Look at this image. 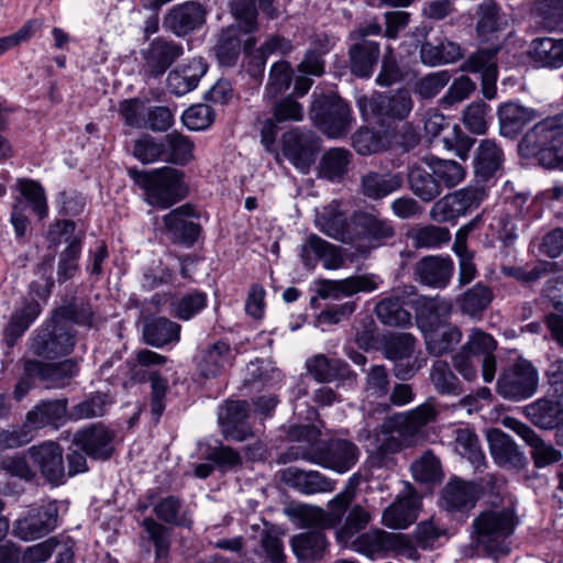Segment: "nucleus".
Returning <instances> with one entry per match:
<instances>
[{
    "instance_id": "1",
    "label": "nucleus",
    "mask_w": 563,
    "mask_h": 563,
    "mask_svg": "<svg viewBox=\"0 0 563 563\" xmlns=\"http://www.w3.org/2000/svg\"><path fill=\"white\" fill-rule=\"evenodd\" d=\"M289 438L297 444L280 455L283 463L303 460L338 473L347 472L358 460L357 446L344 439L320 441V431L314 426L291 427Z\"/></svg>"
},
{
    "instance_id": "2",
    "label": "nucleus",
    "mask_w": 563,
    "mask_h": 563,
    "mask_svg": "<svg viewBox=\"0 0 563 563\" xmlns=\"http://www.w3.org/2000/svg\"><path fill=\"white\" fill-rule=\"evenodd\" d=\"M516 525L515 510L511 507L481 511L472 523L475 547L488 556L508 554L510 549L507 539L514 533Z\"/></svg>"
},
{
    "instance_id": "3",
    "label": "nucleus",
    "mask_w": 563,
    "mask_h": 563,
    "mask_svg": "<svg viewBox=\"0 0 563 563\" xmlns=\"http://www.w3.org/2000/svg\"><path fill=\"white\" fill-rule=\"evenodd\" d=\"M128 173L135 185L144 190L145 201L153 207L167 209L188 194L185 174L180 169L165 166L151 172L131 168Z\"/></svg>"
},
{
    "instance_id": "4",
    "label": "nucleus",
    "mask_w": 563,
    "mask_h": 563,
    "mask_svg": "<svg viewBox=\"0 0 563 563\" xmlns=\"http://www.w3.org/2000/svg\"><path fill=\"white\" fill-rule=\"evenodd\" d=\"M523 156H536L541 165L555 168L563 164V115L547 118L533 125L521 139Z\"/></svg>"
},
{
    "instance_id": "5",
    "label": "nucleus",
    "mask_w": 563,
    "mask_h": 563,
    "mask_svg": "<svg viewBox=\"0 0 563 563\" xmlns=\"http://www.w3.org/2000/svg\"><path fill=\"white\" fill-rule=\"evenodd\" d=\"M309 117L313 124L331 139L346 135L353 123L349 104L336 95H312Z\"/></svg>"
},
{
    "instance_id": "6",
    "label": "nucleus",
    "mask_w": 563,
    "mask_h": 563,
    "mask_svg": "<svg viewBox=\"0 0 563 563\" xmlns=\"http://www.w3.org/2000/svg\"><path fill=\"white\" fill-rule=\"evenodd\" d=\"M437 413L438 411L433 402L426 401L413 410L391 418L382 426V438H377L374 450L382 454L398 452L401 448V442L390 432V429L397 428L402 435H415L423 427L432 422Z\"/></svg>"
},
{
    "instance_id": "7",
    "label": "nucleus",
    "mask_w": 563,
    "mask_h": 563,
    "mask_svg": "<svg viewBox=\"0 0 563 563\" xmlns=\"http://www.w3.org/2000/svg\"><path fill=\"white\" fill-rule=\"evenodd\" d=\"M354 497V488L347 486L328 503V510L310 505H296L289 509V515L299 521L300 528L316 527L322 531L342 522Z\"/></svg>"
},
{
    "instance_id": "8",
    "label": "nucleus",
    "mask_w": 563,
    "mask_h": 563,
    "mask_svg": "<svg viewBox=\"0 0 563 563\" xmlns=\"http://www.w3.org/2000/svg\"><path fill=\"white\" fill-rule=\"evenodd\" d=\"M167 357L151 350H141L136 353L139 369H134V376L147 379L151 386V411L157 422L166 407V394L168 391V369L161 372L156 366L164 365Z\"/></svg>"
},
{
    "instance_id": "9",
    "label": "nucleus",
    "mask_w": 563,
    "mask_h": 563,
    "mask_svg": "<svg viewBox=\"0 0 563 563\" xmlns=\"http://www.w3.org/2000/svg\"><path fill=\"white\" fill-rule=\"evenodd\" d=\"M539 386V373L527 360L519 358L504 368L497 379V394L511 401H521L532 397Z\"/></svg>"
},
{
    "instance_id": "10",
    "label": "nucleus",
    "mask_w": 563,
    "mask_h": 563,
    "mask_svg": "<svg viewBox=\"0 0 563 563\" xmlns=\"http://www.w3.org/2000/svg\"><path fill=\"white\" fill-rule=\"evenodd\" d=\"M320 148V139L307 129L294 128L282 136V153L301 174H308Z\"/></svg>"
},
{
    "instance_id": "11",
    "label": "nucleus",
    "mask_w": 563,
    "mask_h": 563,
    "mask_svg": "<svg viewBox=\"0 0 563 563\" xmlns=\"http://www.w3.org/2000/svg\"><path fill=\"white\" fill-rule=\"evenodd\" d=\"M356 103L365 119L374 115L404 120L413 108L411 95L406 89L393 93H375L372 97L361 96Z\"/></svg>"
},
{
    "instance_id": "12",
    "label": "nucleus",
    "mask_w": 563,
    "mask_h": 563,
    "mask_svg": "<svg viewBox=\"0 0 563 563\" xmlns=\"http://www.w3.org/2000/svg\"><path fill=\"white\" fill-rule=\"evenodd\" d=\"M76 344L73 327L54 317L49 328L42 329L32 339V351L37 356L57 358L69 354Z\"/></svg>"
},
{
    "instance_id": "13",
    "label": "nucleus",
    "mask_w": 563,
    "mask_h": 563,
    "mask_svg": "<svg viewBox=\"0 0 563 563\" xmlns=\"http://www.w3.org/2000/svg\"><path fill=\"white\" fill-rule=\"evenodd\" d=\"M58 508L54 501L31 507L13 525V534L23 541H33L57 527Z\"/></svg>"
},
{
    "instance_id": "14",
    "label": "nucleus",
    "mask_w": 563,
    "mask_h": 563,
    "mask_svg": "<svg viewBox=\"0 0 563 563\" xmlns=\"http://www.w3.org/2000/svg\"><path fill=\"white\" fill-rule=\"evenodd\" d=\"M484 197L485 192L479 188H462L438 200L432 206L430 216L437 222L454 220L478 208Z\"/></svg>"
},
{
    "instance_id": "15",
    "label": "nucleus",
    "mask_w": 563,
    "mask_h": 563,
    "mask_svg": "<svg viewBox=\"0 0 563 563\" xmlns=\"http://www.w3.org/2000/svg\"><path fill=\"white\" fill-rule=\"evenodd\" d=\"M75 228V222L64 220L56 222L49 231V236L54 243H67L66 249L59 255L57 266V278L59 283L73 278L78 271L81 240L74 235Z\"/></svg>"
},
{
    "instance_id": "16",
    "label": "nucleus",
    "mask_w": 563,
    "mask_h": 563,
    "mask_svg": "<svg viewBox=\"0 0 563 563\" xmlns=\"http://www.w3.org/2000/svg\"><path fill=\"white\" fill-rule=\"evenodd\" d=\"M395 229L390 220L366 211L352 214L351 243H365L377 247L393 238Z\"/></svg>"
},
{
    "instance_id": "17",
    "label": "nucleus",
    "mask_w": 563,
    "mask_h": 563,
    "mask_svg": "<svg viewBox=\"0 0 563 563\" xmlns=\"http://www.w3.org/2000/svg\"><path fill=\"white\" fill-rule=\"evenodd\" d=\"M389 391L390 377L387 368L384 365H372L365 372L362 410L368 415L387 412Z\"/></svg>"
},
{
    "instance_id": "18",
    "label": "nucleus",
    "mask_w": 563,
    "mask_h": 563,
    "mask_svg": "<svg viewBox=\"0 0 563 563\" xmlns=\"http://www.w3.org/2000/svg\"><path fill=\"white\" fill-rule=\"evenodd\" d=\"M205 7L195 1H187L170 8L164 16L163 24L178 37L186 36L200 29L206 22Z\"/></svg>"
},
{
    "instance_id": "19",
    "label": "nucleus",
    "mask_w": 563,
    "mask_h": 563,
    "mask_svg": "<svg viewBox=\"0 0 563 563\" xmlns=\"http://www.w3.org/2000/svg\"><path fill=\"white\" fill-rule=\"evenodd\" d=\"M183 53L184 48L180 44L163 37H156L142 51L144 70L153 77H158L163 75Z\"/></svg>"
},
{
    "instance_id": "20",
    "label": "nucleus",
    "mask_w": 563,
    "mask_h": 563,
    "mask_svg": "<svg viewBox=\"0 0 563 563\" xmlns=\"http://www.w3.org/2000/svg\"><path fill=\"white\" fill-rule=\"evenodd\" d=\"M300 257L306 267L313 268L321 261L325 269H338L344 263L341 247L310 234L301 245Z\"/></svg>"
},
{
    "instance_id": "21",
    "label": "nucleus",
    "mask_w": 563,
    "mask_h": 563,
    "mask_svg": "<svg viewBox=\"0 0 563 563\" xmlns=\"http://www.w3.org/2000/svg\"><path fill=\"white\" fill-rule=\"evenodd\" d=\"M483 493L479 483L456 478L446 483L441 496L448 511H468L475 507Z\"/></svg>"
},
{
    "instance_id": "22",
    "label": "nucleus",
    "mask_w": 563,
    "mask_h": 563,
    "mask_svg": "<svg viewBox=\"0 0 563 563\" xmlns=\"http://www.w3.org/2000/svg\"><path fill=\"white\" fill-rule=\"evenodd\" d=\"M314 224L327 236L342 243H351L352 218H346L336 200L317 210Z\"/></svg>"
},
{
    "instance_id": "23",
    "label": "nucleus",
    "mask_w": 563,
    "mask_h": 563,
    "mask_svg": "<svg viewBox=\"0 0 563 563\" xmlns=\"http://www.w3.org/2000/svg\"><path fill=\"white\" fill-rule=\"evenodd\" d=\"M461 349L472 356H483L482 376L485 383H492L497 365L494 354L497 349V342L494 336L481 329L473 328Z\"/></svg>"
},
{
    "instance_id": "24",
    "label": "nucleus",
    "mask_w": 563,
    "mask_h": 563,
    "mask_svg": "<svg viewBox=\"0 0 563 563\" xmlns=\"http://www.w3.org/2000/svg\"><path fill=\"white\" fill-rule=\"evenodd\" d=\"M25 374L36 375L46 388H63L69 385L73 377L78 374L76 361L66 360L60 363L44 364L38 361H26Z\"/></svg>"
},
{
    "instance_id": "25",
    "label": "nucleus",
    "mask_w": 563,
    "mask_h": 563,
    "mask_svg": "<svg viewBox=\"0 0 563 563\" xmlns=\"http://www.w3.org/2000/svg\"><path fill=\"white\" fill-rule=\"evenodd\" d=\"M357 550L368 556L380 555L389 551H401L406 548L412 556L416 550L407 548V539L401 533L371 530L357 538Z\"/></svg>"
},
{
    "instance_id": "26",
    "label": "nucleus",
    "mask_w": 563,
    "mask_h": 563,
    "mask_svg": "<svg viewBox=\"0 0 563 563\" xmlns=\"http://www.w3.org/2000/svg\"><path fill=\"white\" fill-rule=\"evenodd\" d=\"M113 439L114 433L112 431L101 424H95L78 431L73 442L87 455L106 460L113 452Z\"/></svg>"
},
{
    "instance_id": "27",
    "label": "nucleus",
    "mask_w": 563,
    "mask_h": 563,
    "mask_svg": "<svg viewBox=\"0 0 563 563\" xmlns=\"http://www.w3.org/2000/svg\"><path fill=\"white\" fill-rule=\"evenodd\" d=\"M495 49H479L472 54L461 66V71L482 74V92L486 99L496 96L497 64Z\"/></svg>"
},
{
    "instance_id": "28",
    "label": "nucleus",
    "mask_w": 563,
    "mask_h": 563,
    "mask_svg": "<svg viewBox=\"0 0 563 563\" xmlns=\"http://www.w3.org/2000/svg\"><path fill=\"white\" fill-rule=\"evenodd\" d=\"M499 133L504 137L515 139L527 124L539 118L538 112L518 102L501 103L497 109Z\"/></svg>"
},
{
    "instance_id": "29",
    "label": "nucleus",
    "mask_w": 563,
    "mask_h": 563,
    "mask_svg": "<svg viewBox=\"0 0 563 563\" xmlns=\"http://www.w3.org/2000/svg\"><path fill=\"white\" fill-rule=\"evenodd\" d=\"M29 453L41 474L51 483H59L64 477V461L60 446L52 441L33 445Z\"/></svg>"
},
{
    "instance_id": "30",
    "label": "nucleus",
    "mask_w": 563,
    "mask_h": 563,
    "mask_svg": "<svg viewBox=\"0 0 563 563\" xmlns=\"http://www.w3.org/2000/svg\"><path fill=\"white\" fill-rule=\"evenodd\" d=\"M196 217L195 209L190 205H183L165 214L163 221L176 241L191 245L200 234V225L191 220Z\"/></svg>"
},
{
    "instance_id": "31",
    "label": "nucleus",
    "mask_w": 563,
    "mask_h": 563,
    "mask_svg": "<svg viewBox=\"0 0 563 563\" xmlns=\"http://www.w3.org/2000/svg\"><path fill=\"white\" fill-rule=\"evenodd\" d=\"M249 405L244 400H231L225 404L224 410L219 415V421L225 437L236 441H244L252 433L246 423Z\"/></svg>"
},
{
    "instance_id": "32",
    "label": "nucleus",
    "mask_w": 563,
    "mask_h": 563,
    "mask_svg": "<svg viewBox=\"0 0 563 563\" xmlns=\"http://www.w3.org/2000/svg\"><path fill=\"white\" fill-rule=\"evenodd\" d=\"M280 478L286 485L306 495L334 489L333 483L318 471L307 472L296 466H289L280 472Z\"/></svg>"
},
{
    "instance_id": "33",
    "label": "nucleus",
    "mask_w": 563,
    "mask_h": 563,
    "mask_svg": "<svg viewBox=\"0 0 563 563\" xmlns=\"http://www.w3.org/2000/svg\"><path fill=\"white\" fill-rule=\"evenodd\" d=\"M378 283L373 276H353L340 280H322L318 288V295L322 299L339 300L360 291H373Z\"/></svg>"
},
{
    "instance_id": "34",
    "label": "nucleus",
    "mask_w": 563,
    "mask_h": 563,
    "mask_svg": "<svg viewBox=\"0 0 563 563\" xmlns=\"http://www.w3.org/2000/svg\"><path fill=\"white\" fill-rule=\"evenodd\" d=\"M527 54L538 67L560 69L563 67V38L536 37L530 42Z\"/></svg>"
},
{
    "instance_id": "35",
    "label": "nucleus",
    "mask_w": 563,
    "mask_h": 563,
    "mask_svg": "<svg viewBox=\"0 0 563 563\" xmlns=\"http://www.w3.org/2000/svg\"><path fill=\"white\" fill-rule=\"evenodd\" d=\"M454 272L452 260L440 256H426L415 267L418 279L434 288H444L450 283Z\"/></svg>"
},
{
    "instance_id": "36",
    "label": "nucleus",
    "mask_w": 563,
    "mask_h": 563,
    "mask_svg": "<svg viewBox=\"0 0 563 563\" xmlns=\"http://www.w3.org/2000/svg\"><path fill=\"white\" fill-rule=\"evenodd\" d=\"M420 499L417 494L409 492L399 496L383 512V523L393 529H406L417 520Z\"/></svg>"
},
{
    "instance_id": "37",
    "label": "nucleus",
    "mask_w": 563,
    "mask_h": 563,
    "mask_svg": "<svg viewBox=\"0 0 563 563\" xmlns=\"http://www.w3.org/2000/svg\"><path fill=\"white\" fill-rule=\"evenodd\" d=\"M400 173L368 172L361 178V192L368 199L380 200L402 187Z\"/></svg>"
},
{
    "instance_id": "38",
    "label": "nucleus",
    "mask_w": 563,
    "mask_h": 563,
    "mask_svg": "<svg viewBox=\"0 0 563 563\" xmlns=\"http://www.w3.org/2000/svg\"><path fill=\"white\" fill-rule=\"evenodd\" d=\"M41 306L35 299H24L11 313L4 328V340L8 345H13L41 314Z\"/></svg>"
},
{
    "instance_id": "39",
    "label": "nucleus",
    "mask_w": 563,
    "mask_h": 563,
    "mask_svg": "<svg viewBox=\"0 0 563 563\" xmlns=\"http://www.w3.org/2000/svg\"><path fill=\"white\" fill-rule=\"evenodd\" d=\"M207 65L201 58H194L188 65L172 70L167 76V88L175 96L194 90L206 74Z\"/></svg>"
},
{
    "instance_id": "40",
    "label": "nucleus",
    "mask_w": 563,
    "mask_h": 563,
    "mask_svg": "<svg viewBox=\"0 0 563 563\" xmlns=\"http://www.w3.org/2000/svg\"><path fill=\"white\" fill-rule=\"evenodd\" d=\"M379 44L369 40L357 41L349 49L351 71L361 78H368L379 57Z\"/></svg>"
},
{
    "instance_id": "41",
    "label": "nucleus",
    "mask_w": 563,
    "mask_h": 563,
    "mask_svg": "<svg viewBox=\"0 0 563 563\" xmlns=\"http://www.w3.org/2000/svg\"><path fill=\"white\" fill-rule=\"evenodd\" d=\"M489 451L494 461L500 466H517L523 462V454L514 440L499 429L487 432Z\"/></svg>"
},
{
    "instance_id": "42",
    "label": "nucleus",
    "mask_w": 563,
    "mask_h": 563,
    "mask_svg": "<svg viewBox=\"0 0 563 563\" xmlns=\"http://www.w3.org/2000/svg\"><path fill=\"white\" fill-rule=\"evenodd\" d=\"M352 153L342 147H332L323 153L318 164V176L332 183L340 181L349 170Z\"/></svg>"
},
{
    "instance_id": "43",
    "label": "nucleus",
    "mask_w": 563,
    "mask_h": 563,
    "mask_svg": "<svg viewBox=\"0 0 563 563\" xmlns=\"http://www.w3.org/2000/svg\"><path fill=\"white\" fill-rule=\"evenodd\" d=\"M163 162L176 166H186L194 159V141L178 132L173 131L163 137Z\"/></svg>"
},
{
    "instance_id": "44",
    "label": "nucleus",
    "mask_w": 563,
    "mask_h": 563,
    "mask_svg": "<svg viewBox=\"0 0 563 563\" xmlns=\"http://www.w3.org/2000/svg\"><path fill=\"white\" fill-rule=\"evenodd\" d=\"M290 545L300 561H314L323 556L328 541L321 530L314 529L294 536Z\"/></svg>"
},
{
    "instance_id": "45",
    "label": "nucleus",
    "mask_w": 563,
    "mask_h": 563,
    "mask_svg": "<svg viewBox=\"0 0 563 563\" xmlns=\"http://www.w3.org/2000/svg\"><path fill=\"white\" fill-rule=\"evenodd\" d=\"M527 415L536 426L554 429L563 423V399H539L527 407Z\"/></svg>"
},
{
    "instance_id": "46",
    "label": "nucleus",
    "mask_w": 563,
    "mask_h": 563,
    "mask_svg": "<svg viewBox=\"0 0 563 563\" xmlns=\"http://www.w3.org/2000/svg\"><path fill=\"white\" fill-rule=\"evenodd\" d=\"M67 415V399L43 401L31 410L26 416L27 423L40 429L46 426L57 428L62 424Z\"/></svg>"
},
{
    "instance_id": "47",
    "label": "nucleus",
    "mask_w": 563,
    "mask_h": 563,
    "mask_svg": "<svg viewBox=\"0 0 563 563\" xmlns=\"http://www.w3.org/2000/svg\"><path fill=\"white\" fill-rule=\"evenodd\" d=\"M503 163V151L495 140H482L475 154L474 169L475 174L488 179L500 168Z\"/></svg>"
},
{
    "instance_id": "48",
    "label": "nucleus",
    "mask_w": 563,
    "mask_h": 563,
    "mask_svg": "<svg viewBox=\"0 0 563 563\" xmlns=\"http://www.w3.org/2000/svg\"><path fill=\"white\" fill-rule=\"evenodd\" d=\"M408 184L412 194L426 202L441 194L440 185L433 173L419 165H413L408 169Z\"/></svg>"
},
{
    "instance_id": "49",
    "label": "nucleus",
    "mask_w": 563,
    "mask_h": 563,
    "mask_svg": "<svg viewBox=\"0 0 563 563\" xmlns=\"http://www.w3.org/2000/svg\"><path fill=\"white\" fill-rule=\"evenodd\" d=\"M493 298L492 289L482 283H477L457 298V305L464 314L478 318L488 308Z\"/></svg>"
},
{
    "instance_id": "50",
    "label": "nucleus",
    "mask_w": 563,
    "mask_h": 563,
    "mask_svg": "<svg viewBox=\"0 0 563 563\" xmlns=\"http://www.w3.org/2000/svg\"><path fill=\"white\" fill-rule=\"evenodd\" d=\"M180 325L166 318H156L144 327V339L150 345L161 347L179 341Z\"/></svg>"
},
{
    "instance_id": "51",
    "label": "nucleus",
    "mask_w": 563,
    "mask_h": 563,
    "mask_svg": "<svg viewBox=\"0 0 563 563\" xmlns=\"http://www.w3.org/2000/svg\"><path fill=\"white\" fill-rule=\"evenodd\" d=\"M462 331L453 324H445L426 335V344L430 354L441 356L449 353L462 340Z\"/></svg>"
},
{
    "instance_id": "52",
    "label": "nucleus",
    "mask_w": 563,
    "mask_h": 563,
    "mask_svg": "<svg viewBox=\"0 0 563 563\" xmlns=\"http://www.w3.org/2000/svg\"><path fill=\"white\" fill-rule=\"evenodd\" d=\"M455 450L466 459L475 470L485 464V455L482 451L478 437L470 428H460L455 431Z\"/></svg>"
},
{
    "instance_id": "53",
    "label": "nucleus",
    "mask_w": 563,
    "mask_h": 563,
    "mask_svg": "<svg viewBox=\"0 0 563 563\" xmlns=\"http://www.w3.org/2000/svg\"><path fill=\"white\" fill-rule=\"evenodd\" d=\"M429 169L437 177V181L442 188H452L457 186L465 178V168L453 159L431 158L428 162Z\"/></svg>"
},
{
    "instance_id": "54",
    "label": "nucleus",
    "mask_w": 563,
    "mask_h": 563,
    "mask_svg": "<svg viewBox=\"0 0 563 563\" xmlns=\"http://www.w3.org/2000/svg\"><path fill=\"white\" fill-rule=\"evenodd\" d=\"M240 29L230 25L222 30L217 44V58L222 66H233L241 53Z\"/></svg>"
},
{
    "instance_id": "55",
    "label": "nucleus",
    "mask_w": 563,
    "mask_h": 563,
    "mask_svg": "<svg viewBox=\"0 0 563 563\" xmlns=\"http://www.w3.org/2000/svg\"><path fill=\"white\" fill-rule=\"evenodd\" d=\"M292 68L286 60H279L272 65L267 84L263 95L264 100H275L279 95L288 90L292 81Z\"/></svg>"
},
{
    "instance_id": "56",
    "label": "nucleus",
    "mask_w": 563,
    "mask_h": 563,
    "mask_svg": "<svg viewBox=\"0 0 563 563\" xmlns=\"http://www.w3.org/2000/svg\"><path fill=\"white\" fill-rule=\"evenodd\" d=\"M307 368L317 380L331 382L345 376L347 364L339 358H329L323 354H318L308 361Z\"/></svg>"
},
{
    "instance_id": "57",
    "label": "nucleus",
    "mask_w": 563,
    "mask_h": 563,
    "mask_svg": "<svg viewBox=\"0 0 563 563\" xmlns=\"http://www.w3.org/2000/svg\"><path fill=\"white\" fill-rule=\"evenodd\" d=\"M230 346L229 344L218 341L209 346L202 354L199 363L201 374L209 378L216 377L221 373L224 366L230 360Z\"/></svg>"
},
{
    "instance_id": "58",
    "label": "nucleus",
    "mask_w": 563,
    "mask_h": 563,
    "mask_svg": "<svg viewBox=\"0 0 563 563\" xmlns=\"http://www.w3.org/2000/svg\"><path fill=\"white\" fill-rule=\"evenodd\" d=\"M142 527L146 532L147 539L154 545L156 561L165 562L172 544V530L152 517L144 518Z\"/></svg>"
},
{
    "instance_id": "59",
    "label": "nucleus",
    "mask_w": 563,
    "mask_h": 563,
    "mask_svg": "<svg viewBox=\"0 0 563 563\" xmlns=\"http://www.w3.org/2000/svg\"><path fill=\"white\" fill-rule=\"evenodd\" d=\"M375 313L378 320L386 325L407 327L411 323L410 313L396 297L380 300L375 307Z\"/></svg>"
},
{
    "instance_id": "60",
    "label": "nucleus",
    "mask_w": 563,
    "mask_h": 563,
    "mask_svg": "<svg viewBox=\"0 0 563 563\" xmlns=\"http://www.w3.org/2000/svg\"><path fill=\"white\" fill-rule=\"evenodd\" d=\"M429 377L434 389L441 395L457 396L462 393L459 378L444 361H435L432 364Z\"/></svg>"
},
{
    "instance_id": "61",
    "label": "nucleus",
    "mask_w": 563,
    "mask_h": 563,
    "mask_svg": "<svg viewBox=\"0 0 563 563\" xmlns=\"http://www.w3.org/2000/svg\"><path fill=\"white\" fill-rule=\"evenodd\" d=\"M156 517L175 526L189 527L191 519L187 516L183 503L175 496H168L159 499L153 507Z\"/></svg>"
},
{
    "instance_id": "62",
    "label": "nucleus",
    "mask_w": 563,
    "mask_h": 563,
    "mask_svg": "<svg viewBox=\"0 0 563 563\" xmlns=\"http://www.w3.org/2000/svg\"><path fill=\"white\" fill-rule=\"evenodd\" d=\"M531 12L548 31L563 24V0H534Z\"/></svg>"
},
{
    "instance_id": "63",
    "label": "nucleus",
    "mask_w": 563,
    "mask_h": 563,
    "mask_svg": "<svg viewBox=\"0 0 563 563\" xmlns=\"http://www.w3.org/2000/svg\"><path fill=\"white\" fill-rule=\"evenodd\" d=\"M371 514L361 505L353 506L344 522L340 526L336 531V538L342 543H347L352 540L360 531L365 529L371 522Z\"/></svg>"
},
{
    "instance_id": "64",
    "label": "nucleus",
    "mask_w": 563,
    "mask_h": 563,
    "mask_svg": "<svg viewBox=\"0 0 563 563\" xmlns=\"http://www.w3.org/2000/svg\"><path fill=\"white\" fill-rule=\"evenodd\" d=\"M490 108L482 100L471 102L462 112V122L473 134H485L489 124Z\"/></svg>"
}]
</instances>
